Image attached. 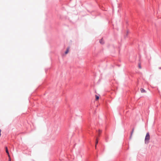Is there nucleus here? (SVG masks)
I'll list each match as a JSON object with an SVG mask.
<instances>
[{"label":"nucleus","mask_w":161,"mask_h":161,"mask_svg":"<svg viewBox=\"0 0 161 161\" xmlns=\"http://www.w3.org/2000/svg\"><path fill=\"white\" fill-rule=\"evenodd\" d=\"M150 139V136L149 133L148 132H147L146 134V136L145 139V143L146 144H148L149 142V140Z\"/></svg>","instance_id":"obj_1"},{"label":"nucleus","mask_w":161,"mask_h":161,"mask_svg":"<svg viewBox=\"0 0 161 161\" xmlns=\"http://www.w3.org/2000/svg\"><path fill=\"white\" fill-rule=\"evenodd\" d=\"M5 149H6V153L8 154V157H9L10 156H9V153L8 151V150L7 147H5Z\"/></svg>","instance_id":"obj_2"},{"label":"nucleus","mask_w":161,"mask_h":161,"mask_svg":"<svg viewBox=\"0 0 161 161\" xmlns=\"http://www.w3.org/2000/svg\"><path fill=\"white\" fill-rule=\"evenodd\" d=\"M141 91V92L143 93V92H146V91L143 89V88H141L140 89Z\"/></svg>","instance_id":"obj_3"},{"label":"nucleus","mask_w":161,"mask_h":161,"mask_svg":"<svg viewBox=\"0 0 161 161\" xmlns=\"http://www.w3.org/2000/svg\"><path fill=\"white\" fill-rule=\"evenodd\" d=\"M99 42L101 44H103L104 43V42L102 38L100 40Z\"/></svg>","instance_id":"obj_4"},{"label":"nucleus","mask_w":161,"mask_h":161,"mask_svg":"<svg viewBox=\"0 0 161 161\" xmlns=\"http://www.w3.org/2000/svg\"><path fill=\"white\" fill-rule=\"evenodd\" d=\"M134 128H133L132 129V131L131 132V133H130V137H131L132 135V134L134 132Z\"/></svg>","instance_id":"obj_5"},{"label":"nucleus","mask_w":161,"mask_h":161,"mask_svg":"<svg viewBox=\"0 0 161 161\" xmlns=\"http://www.w3.org/2000/svg\"><path fill=\"white\" fill-rule=\"evenodd\" d=\"M99 99V96L97 95H95V99L96 100H98Z\"/></svg>","instance_id":"obj_6"},{"label":"nucleus","mask_w":161,"mask_h":161,"mask_svg":"<svg viewBox=\"0 0 161 161\" xmlns=\"http://www.w3.org/2000/svg\"><path fill=\"white\" fill-rule=\"evenodd\" d=\"M101 132H102V130H99L98 131V132H97V134H98V135L99 136L100 134L101 133Z\"/></svg>","instance_id":"obj_7"},{"label":"nucleus","mask_w":161,"mask_h":161,"mask_svg":"<svg viewBox=\"0 0 161 161\" xmlns=\"http://www.w3.org/2000/svg\"><path fill=\"white\" fill-rule=\"evenodd\" d=\"M69 52V48H67L66 51L65 52V54H67Z\"/></svg>","instance_id":"obj_8"},{"label":"nucleus","mask_w":161,"mask_h":161,"mask_svg":"<svg viewBox=\"0 0 161 161\" xmlns=\"http://www.w3.org/2000/svg\"><path fill=\"white\" fill-rule=\"evenodd\" d=\"M98 141L97 139L96 141V146H95L96 147V145L98 144Z\"/></svg>","instance_id":"obj_9"},{"label":"nucleus","mask_w":161,"mask_h":161,"mask_svg":"<svg viewBox=\"0 0 161 161\" xmlns=\"http://www.w3.org/2000/svg\"><path fill=\"white\" fill-rule=\"evenodd\" d=\"M139 67L140 69H141V65H140V64H139Z\"/></svg>","instance_id":"obj_10"},{"label":"nucleus","mask_w":161,"mask_h":161,"mask_svg":"<svg viewBox=\"0 0 161 161\" xmlns=\"http://www.w3.org/2000/svg\"><path fill=\"white\" fill-rule=\"evenodd\" d=\"M1 130L0 129V136H1Z\"/></svg>","instance_id":"obj_11"},{"label":"nucleus","mask_w":161,"mask_h":161,"mask_svg":"<svg viewBox=\"0 0 161 161\" xmlns=\"http://www.w3.org/2000/svg\"><path fill=\"white\" fill-rule=\"evenodd\" d=\"M128 31H127V34L126 35V36H125V37L126 36H127V34H128Z\"/></svg>","instance_id":"obj_12"},{"label":"nucleus","mask_w":161,"mask_h":161,"mask_svg":"<svg viewBox=\"0 0 161 161\" xmlns=\"http://www.w3.org/2000/svg\"><path fill=\"white\" fill-rule=\"evenodd\" d=\"M8 161H11V159L10 158H9Z\"/></svg>","instance_id":"obj_13"},{"label":"nucleus","mask_w":161,"mask_h":161,"mask_svg":"<svg viewBox=\"0 0 161 161\" xmlns=\"http://www.w3.org/2000/svg\"><path fill=\"white\" fill-rule=\"evenodd\" d=\"M158 69H161V67H159Z\"/></svg>","instance_id":"obj_14"}]
</instances>
